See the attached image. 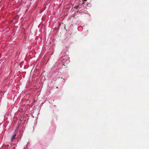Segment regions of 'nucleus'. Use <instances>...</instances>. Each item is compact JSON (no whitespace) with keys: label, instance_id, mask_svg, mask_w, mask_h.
I'll use <instances>...</instances> for the list:
<instances>
[{"label":"nucleus","instance_id":"1","mask_svg":"<svg viewBox=\"0 0 149 149\" xmlns=\"http://www.w3.org/2000/svg\"><path fill=\"white\" fill-rule=\"evenodd\" d=\"M16 134H14V135L12 137V138H11V140L12 141H13V140L15 139V137L16 136Z\"/></svg>","mask_w":149,"mask_h":149},{"label":"nucleus","instance_id":"2","mask_svg":"<svg viewBox=\"0 0 149 149\" xmlns=\"http://www.w3.org/2000/svg\"><path fill=\"white\" fill-rule=\"evenodd\" d=\"M84 0V1H87V0Z\"/></svg>","mask_w":149,"mask_h":149}]
</instances>
